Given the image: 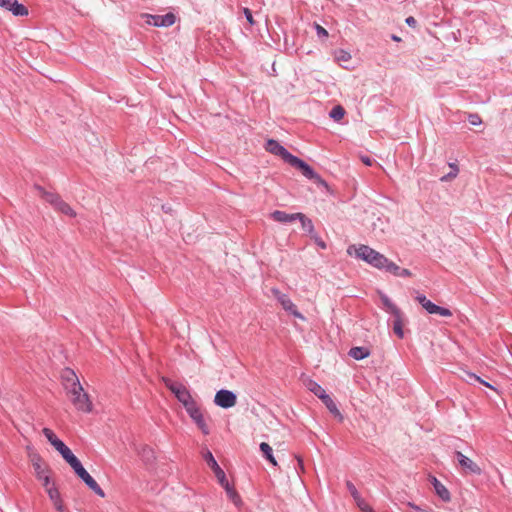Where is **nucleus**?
<instances>
[{
    "instance_id": "1",
    "label": "nucleus",
    "mask_w": 512,
    "mask_h": 512,
    "mask_svg": "<svg viewBox=\"0 0 512 512\" xmlns=\"http://www.w3.org/2000/svg\"><path fill=\"white\" fill-rule=\"evenodd\" d=\"M266 150L274 155L280 156L285 162L299 169L301 173L308 179L314 180L316 183L326 186V182L304 161L289 153L276 140L267 141Z\"/></svg>"
},
{
    "instance_id": "2",
    "label": "nucleus",
    "mask_w": 512,
    "mask_h": 512,
    "mask_svg": "<svg viewBox=\"0 0 512 512\" xmlns=\"http://www.w3.org/2000/svg\"><path fill=\"white\" fill-rule=\"evenodd\" d=\"M352 250H354L355 255L362 259L363 261L367 262L368 264L378 268L382 269L384 268V265L387 264V258L377 252L376 250L370 248L366 245H360L359 247L356 246H350L347 249L348 254H352Z\"/></svg>"
},
{
    "instance_id": "3",
    "label": "nucleus",
    "mask_w": 512,
    "mask_h": 512,
    "mask_svg": "<svg viewBox=\"0 0 512 512\" xmlns=\"http://www.w3.org/2000/svg\"><path fill=\"white\" fill-rule=\"evenodd\" d=\"M67 395L73 406L81 412L90 413L93 410V404L90 396L84 391L82 385L70 387Z\"/></svg>"
},
{
    "instance_id": "4",
    "label": "nucleus",
    "mask_w": 512,
    "mask_h": 512,
    "mask_svg": "<svg viewBox=\"0 0 512 512\" xmlns=\"http://www.w3.org/2000/svg\"><path fill=\"white\" fill-rule=\"evenodd\" d=\"M29 458L36 478L42 481L43 487L50 485V469L42 457L38 453H31Z\"/></svg>"
},
{
    "instance_id": "5",
    "label": "nucleus",
    "mask_w": 512,
    "mask_h": 512,
    "mask_svg": "<svg viewBox=\"0 0 512 512\" xmlns=\"http://www.w3.org/2000/svg\"><path fill=\"white\" fill-rule=\"evenodd\" d=\"M71 468L74 470L76 475L83 480V482L98 496L105 497V493L102 488L98 485L96 480L85 470L79 459L75 461Z\"/></svg>"
},
{
    "instance_id": "6",
    "label": "nucleus",
    "mask_w": 512,
    "mask_h": 512,
    "mask_svg": "<svg viewBox=\"0 0 512 512\" xmlns=\"http://www.w3.org/2000/svg\"><path fill=\"white\" fill-rule=\"evenodd\" d=\"M271 292L273 296L279 301L283 309L295 317L305 320V317L298 311L296 305L292 302V300L286 295L281 293L278 289L272 288Z\"/></svg>"
},
{
    "instance_id": "7",
    "label": "nucleus",
    "mask_w": 512,
    "mask_h": 512,
    "mask_svg": "<svg viewBox=\"0 0 512 512\" xmlns=\"http://www.w3.org/2000/svg\"><path fill=\"white\" fill-rule=\"evenodd\" d=\"M214 403L224 409L234 407L237 403V396L230 390L221 389L214 397Z\"/></svg>"
},
{
    "instance_id": "8",
    "label": "nucleus",
    "mask_w": 512,
    "mask_h": 512,
    "mask_svg": "<svg viewBox=\"0 0 512 512\" xmlns=\"http://www.w3.org/2000/svg\"><path fill=\"white\" fill-rule=\"evenodd\" d=\"M145 22L148 25L156 27H169L175 23V15L173 13H167L165 15H143Z\"/></svg>"
},
{
    "instance_id": "9",
    "label": "nucleus",
    "mask_w": 512,
    "mask_h": 512,
    "mask_svg": "<svg viewBox=\"0 0 512 512\" xmlns=\"http://www.w3.org/2000/svg\"><path fill=\"white\" fill-rule=\"evenodd\" d=\"M417 301L422 305V307L430 314H439L442 317H451L452 312L448 308L440 307L425 296L420 295L417 297Z\"/></svg>"
},
{
    "instance_id": "10",
    "label": "nucleus",
    "mask_w": 512,
    "mask_h": 512,
    "mask_svg": "<svg viewBox=\"0 0 512 512\" xmlns=\"http://www.w3.org/2000/svg\"><path fill=\"white\" fill-rule=\"evenodd\" d=\"M202 456L204 460L206 461L207 465L211 468V470L214 472L215 477L217 478L218 482L226 478L225 472L223 469L218 465L217 461L215 460L213 454L210 450L205 449L202 452Z\"/></svg>"
},
{
    "instance_id": "11",
    "label": "nucleus",
    "mask_w": 512,
    "mask_h": 512,
    "mask_svg": "<svg viewBox=\"0 0 512 512\" xmlns=\"http://www.w3.org/2000/svg\"><path fill=\"white\" fill-rule=\"evenodd\" d=\"M0 7L12 12L15 16H27L28 9L17 2V0H0Z\"/></svg>"
},
{
    "instance_id": "12",
    "label": "nucleus",
    "mask_w": 512,
    "mask_h": 512,
    "mask_svg": "<svg viewBox=\"0 0 512 512\" xmlns=\"http://www.w3.org/2000/svg\"><path fill=\"white\" fill-rule=\"evenodd\" d=\"M459 465L469 473L480 475L482 473L479 465L461 452H456Z\"/></svg>"
},
{
    "instance_id": "13",
    "label": "nucleus",
    "mask_w": 512,
    "mask_h": 512,
    "mask_svg": "<svg viewBox=\"0 0 512 512\" xmlns=\"http://www.w3.org/2000/svg\"><path fill=\"white\" fill-rule=\"evenodd\" d=\"M62 380L64 383L65 390L68 391L70 387H77L81 385L76 373L70 369L65 368L62 372Z\"/></svg>"
},
{
    "instance_id": "14",
    "label": "nucleus",
    "mask_w": 512,
    "mask_h": 512,
    "mask_svg": "<svg viewBox=\"0 0 512 512\" xmlns=\"http://www.w3.org/2000/svg\"><path fill=\"white\" fill-rule=\"evenodd\" d=\"M219 484L224 488L226 491V494L228 498L236 505L241 506L242 505V499L238 492L234 489L233 486H231L227 480V478H224L223 480L219 481Z\"/></svg>"
},
{
    "instance_id": "15",
    "label": "nucleus",
    "mask_w": 512,
    "mask_h": 512,
    "mask_svg": "<svg viewBox=\"0 0 512 512\" xmlns=\"http://www.w3.org/2000/svg\"><path fill=\"white\" fill-rule=\"evenodd\" d=\"M53 447L61 454V456L69 465H72L75 461L78 460V458L72 453L70 448L64 444L63 441L59 440Z\"/></svg>"
},
{
    "instance_id": "16",
    "label": "nucleus",
    "mask_w": 512,
    "mask_h": 512,
    "mask_svg": "<svg viewBox=\"0 0 512 512\" xmlns=\"http://www.w3.org/2000/svg\"><path fill=\"white\" fill-rule=\"evenodd\" d=\"M296 215H297V213L288 214V213H286L284 211L275 210L274 212H272L270 214V217L274 221H277V222H280V223H292L295 220H297Z\"/></svg>"
},
{
    "instance_id": "17",
    "label": "nucleus",
    "mask_w": 512,
    "mask_h": 512,
    "mask_svg": "<svg viewBox=\"0 0 512 512\" xmlns=\"http://www.w3.org/2000/svg\"><path fill=\"white\" fill-rule=\"evenodd\" d=\"M37 190L40 193V196L49 204H51L55 209L58 206V203L62 200L61 197L57 194L47 192L43 190L41 187H37Z\"/></svg>"
},
{
    "instance_id": "18",
    "label": "nucleus",
    "mask_w": 512,
    "mask_h": 512,
    "mask_svg": "<svg viewBox=\"0 0 512 512\" xmlns=\"http://www.w3.org/2000/svg\"><path fill=\"white\" fill-rule=\"evenodd\" d=\"M322 402L324 403L326 408L330 411V413L334 415V417H336L339 421L343 420V415L341 414V412L337 408L335 402L332 400V398L329 395L324 396L322 399Z\"/></svg>"
},
{
    "instance_id": "19",
    "label": "nucleus",
    "mask_w": 512,
    "mask_h": 512,
    "mask_svg": "<svg viewBox=\"0 0 512 512\" xmlns=\"http://www.w3.org/2000/svg\"><path fill=\"white\" fill-rule=\"evenodd\" d=\"M351 58V54L344 49H338L334 52L335 61L345 69L348 68L345 64L349 63Z\"/></svg>"
},
{
    "instance_id": "20",
    "label": "nucleus",
    "mask_w": 512,
    "mask_h": 512,
    "mask_svg": "<svg viewBox=\"0 0 512 512\" xmlns=\"http://www.w3.org/2000/svg\"><path fill=\"white\" fill-rule=\"evenodd\" d=\"M393 317H394L393 331H394V333L399 338H403L404 337V330H403L404 319H403V314H402L401 311H398V315H393Z\"/></svg>"
},
{
    "instance_id": "21",
    "label": "nucleus",
    "mask_w": 512,
    "mask_h": 512,
    "mask_svg": "<svg viewBox=\"0 0 512 512\" xmlns=\"http://www.w3.org/2000/svg\"><path fill=\"white\" fill-rule=\"evenodd\" d=\"M176 398L178 399L179 402L183 404L185 408L191 406V404L195 402V400L192 398L190 392L185 386L180 389V392L177 393Z\"/></svg>"
},
{
    "instance_id": "22",
    "label": "nucleus",
    "mask_w": 512,
    "mask_h": 512,
    "mask_svg": "<svg viewBox=\"0 0 512 512\" xmlns=\"http://www.w3.org/2000/svg\"><path fill=\"white\" fill-rule=\"evenodd\" d=\"M306 387L308 388L309 391H311L312 393H314L318 398H320L321 400L323 399L324 396H327L328 394L325 392V390L318 384L316 383L315 381L309 379L307 382H306Z\"/></svg>"
},
{
    "instance_id": "23",
    "label": "nucleus",
    "mask_w": 512,
    "mask_h": 512,
    "mask_svg": "<svg viewBox=\"0 0 512 512\" xmlns=\"http://www.w3.org/2000/svg\"><path fill=\"white\" fill-rule=\"evenodd\" d=\"M349 355L355 360H362L370 355V351L364 347H353L350 349Z\"/></svg>"
},
{
    "instance_id": "24",
    "label": "nucleus",
    "mask_w": 512,
    "mask_h": 512,
    "mask_svg": "<svg viewBox=\"0 0 512 512\" xmlns=\"http://www.w3.org/2000/svg\"><path fill=\"white\" fill-rule=\"evenodd\" d=\"M260 450L261 452L263 453L264 457L274 466L277 465V461L275 459V457L273 456L272 454V448L271 446L266 443V442H262L260 444Z\"/></svg>"
},
{
    "instance_id": "25",
    "label": "nucleus",
    "mask_w": 512,
    "mask_h": 512,
    "mask_svg": "<svg viewBox=\"0 0 512 512\" xmlns=\"http://www.w3.org/2000/svg\"><path fill=\"white\" fill-rule=\"evenodd\" d=\"M296 217L297 220L301 222L302 228L306 232H308L309 234H312L314 232V225L309 218H307L303 213H297Z\"/></svg>"
},
{
    "instance_id": "26",
    "label": "nucleus",
    "mask_w": 512,
    "mask_h": 512,
    "mask_svg": "<svg viewBox=\"0 0 512 512\" xmlns=\"http://www.w3.org/2000/svg\"><path fill=\"white\" fill-rule=\"evenodd\" d=\"M56 210L69 217H76V212L74 211V209L64 200H61L60 203H58Z\"/></svg>"
},
{
    "instance_id": "27",
    "label": "nucleus",
    "mask_w": 512,
    "mask_h": 512,
    "mask_svg": "<svg viewBox=\"0 0 512 512\" xmlns=\"http://www.w3.org/2000/svg\"><path fill=\"white\" fill-rule=\"evenodd\" d=\"M187 413L190 415V417L196 421L198 418L203 416V413L199 406L197 405L196 401L191 404V406H188L185 408Z\"/></svg>"
},
{
    "instance_id": "28",
    "label": "nucleus",
    "mask_w": 512,
    "mask_h": 512,
    "mask_svg": "<svg viewBox=\"0 0 512 512\" xmlns=\"http://www.w3.org/2000/svg\"><path fill=\"white\" fill-rule=\"evenodd\" d=\"M162 381L163 383L165 384V386L176 396L177 393L180 392V389L182 387H184L183 384H180V383H174L172 380H170L169 378H165L163 377L162 378Z\"/></svg>"
},
{
    "instance_id": "29",
    "label": "nucleus",
    "mask_w": 512,
    "mask_h": 512,
    "mask_svg": "<svg viewBox=\"0 0 512 512\" xmlns=\"http://www.w3.org/2000/svg\"><path fill=\"white\" fill-rule=\"evenodd\" d=\"M435 491H436L437 495L442 500H444L446 502L450 501V499H451L450 493H449L448 489L442 483L441 484H436Z\"/></svg>"
},
{
    "instance_id": "30",
    "label": "nucleus",
    "mask_w": 512,
    "mask_h": 512,
    "mask_svg": "<svg viewBox=\"0 0 512 512\" xmlns=\"http://www.w3.org/2000/svg\"><path fill=\"white\" fill-rule=\"evenodd\" d=\"M44 488H45L50 500L52 501V503L54 501L58 500L59 498H61L60 493L54 484H50Z\"/></svg>"
},
{
    "instance_id": "31",
    "label": "nucleus",
    "mask_w": 512,
    "mask_h": 512,
    "mask_svg": "<svg viewBox=\"0 0 512 512\" xmlns=\"http://www.w3.org/2000/svg\"><path fill=\"white\" fill-rule=\"evenodd\" d=\"M382 302L384 304V306L386 307L387 311L389 313H391L392 315H398V311H400V309L394 305L389 299L387 296H382Z\"/></svg>"
},
{
    "instance_id": "32",
    "label": "nucleus",
    "mask_w": 512,
    "mask_h": 512,
    "mask_svg": "<svg viewBox=\"0 0 512 512\" xmlns=\"http://www.w3.org/2000/svg\"><path fill=\"white\" fill-rule=\"evenodd\" d=\"M344 115L345 110L340 105L335 106L330 112V117L333 118L335 121H340L344 117Z\"/></svg>"
},
{
    "instance_id": "33",
    "label": "nucleus",
    "mask_w": 512,
    "mask_h": 512,
    "mask_svg": "<svg viewBox=\"0 0 512 512\" xmlns=\"http://www.w3.org/2000/svg\"><path fill=\"white\" fill-rule=\"evenodd\" d=\"M42 432L52 446H55V444L60 440L49 428H44Z\"/></svg>"
},
{
    "instance_id": "34",
    "label": "nucleus",
    "mask_w": 512,
    "mask_h": 512,
    "mask_svg": "<svg viewBox=\"0 0 512 512\" xmlns=\"http://www.w3.org/2000/svg\"><path fill=\"white\" fill-rule=\"evenodd\" d=\"M347 487H348L351 495L353 496L358 507H359L360 502H365V500L360 497L356 487L352 483L348 482Z\"/></svg>"
},
{
    "instance_id": "35",
    "label": "nucleus",
    "mask_w": 512,
    "mask_h": 512,
    "mask_svg": "<svg viewBox=\"0 0 512 512\" xmlns=\"http://www.w3.org/2000/svg\"><path fill=\"white\" fill-rule=\"evenodd\" d=\"M384 268L388 272L394 274L395 276H398L400 274V270H401V268L397 264H395L394 262L389 261L388 259H387V264L384 265Z\"/></svg>"
},
{
    "instance_id": "36",
    "label": "nucleus",
    "mask_w": 512,
    "mask_h": 512,
    "mask_svg": "<svg viewBox=\"0 0 512 512\" xmlns=\"http://www.w3.org/2000/svg\"><path fill=\"white\" fill-rule=\"evenodd\" d=\"M198 428L205 434L208 435L210 433L209 427L205 422L204 416H201L196 421H194Z\"/></svg>"
},
{
    "instance_id": "37",
    "label": "nucleus",
    "mask_w": 512,
    "mask_h": 512,
    "mask_svg": "<svg viewBox=\"0 0 512 512\" xmlns=\"http://www.w3.org/2000/svg\"><path fill=\"white\" fill-rule=\"evenodd\" d=\"M468 121L473 126H477L482 123V119L478 114H469Z\"/></svg>"
},
{
    "instance_id": "38",
    "label": "nucleus",
    "mask_w": 512,
    "mask_h": 512,
    "mask_svg": "<svg viewBox=\"0 0 512 512\" xmlns=\"http://www.w3.org/2000/svg\"><path fill=\"white\" fill-rule=\"evenodd\" d=\"M315 28L317 31V35L319 37H325V38L328 37V31L325 28H323L321 25L316 24Z\"/></svg>"
},
{
    "instance_id": "39",
    "label": "nucleus",
    "mask_w": 512,
    "mask_h": 512,
    "mask_svg": "<svg viewBox=\"0 0 512 512\" xmlns=\"http://www.w3.org/2000/svg\"><path fill=\"white\" fill-rule=\"evenodd\" d=\"M467 375L469 378L475 379L476 381L480 382L481 384L485 385L486 387L494 389V387L491 384L482 380L480 377L476 376L475 374L468 373Z\"/></svg>"
},
{
    "instance_id": "40",
    "label": "nucleus",
    "mask_w": 512,
    "mask_h": 512,
    "mask_svg": "<svg viewBox=\"0 0 512 512\" xmlns=\"http://www.w3.org/2000/svg\"><path fill=\"white\" fill-rule=\"evenodd\" d=\"M243 13H244V15H245V17H246L247 21L249 22V24H250V25H254L255 21H254V19H253V16H252V13H251L250 9H248V8H244V9H243Z\"/></svg>"
},
{
    "instance_id": "41",
    "label": "nucleus",
    "mask_w": 512,
    "mask_h": 512,
    "mask_svg": "<svg viewBox=\"0 0 512 512\" xmlns=\"http://www.w3.org/2000/svg\"><path fill=\"white\" fill-rule=\"evenodd\" d=\"M55 509L59 512H63L65 509L64 503L61 498L53 502Z\"/></svg>"
},
{
    "instance_id": "42",
    "label": "nucleus",
    "mask_w": 512,
    "mask_h": 512,
    "mask_svg": "<svg viewBox=\"0 0 512 512\" xmlns=\"http://www.w3.org/2000/svg\"><path fill=\"white\" fill-rule=\"evenodd\" d=\"M359 508L362 512H374V510L366 502H360Z\"/></svg>"
},
{
    "instance_id": "43",
    "label": "nucleus",
    "mask_w": 512,
    "mask_h": 512,
    "mask_svg": "<svg viewBox=\"0 0 512 512\" xmlns=\"http://www.w3.org/2000/svg\"><path fill=\"white\" fill-rule=\"evenodd\" d=\"M458 171H459V170H458V168H456V170H455L454 172L449 173V174H448V175H446V176H443V177L441 178V181H446V180H448V179H453V178H455V177L457 176V174H458Z\"/></svg>"
},
{
    "instance_id": "44",
    "label": "nucleus",
    "mask_w": 512,
    "mask_h": 512,
    "mask_svg": "<svg viewBox=\"0 0 512 512\" xmlns=\"http://www.w3.org/2000/svg\"><path fill=\"white\" fill-rule=\"evenodd\" d=\"M406 23L410 26V27H416L417 25V21L414 17L412 16H409L408 18H406Z\"/></svg>"
},
{
    "instance_id": "45",
    "label": "nucleus",
    "mask_w": 512,
    "mask_h": 512,
    "mask_svg": "<svg viewBox=\"0 0 512 512\" xmlns=\"http://www.w3.org/2000/svg\"><path fill=\"white\" fill-rule=\"evenodd\" d=\"M361 160L367 166H371L372 163H373V160L371 158L367 157V156H362Z\"/></svg>"
},
{
    "instance_id": "46",
    "label": "nucleus",
    "mask_w": 512,
    "mask_h": 512,
    "mask_svg": "<svg viewBox=\"0 0 512 512\" xmlns=\"http://www.w3.org/2000/svg\"><path fill=\"white\" fill-rule=\"evenodd\" d=\"M412 274L408 269H401L400 274L398 276L400 277H410Z\"/></svg>"
},
{
    "instance_id": "47",
    "label": "nucleus",
    "mask_w": 512,
    "mask_h": 512,
    "mask_svg": "<svg viewBox=\"0 0 512 512\" xmlns=\"http://www.w3.org/2000/svg\"><path fill=\"white\" fill-rule=\"evenodd\" d=\"M296 458H297V461H298V465H299V469H300V471H301V472H304V464H303V460H302V458H301V457H299V456H296Z\"/></svg>"
},
{
    "instance_id": "48",
    "label": "nucleus",
    "mask_w": 512,
    "mask_h": 512,
    "mask_svg": "<svg viewBox=\"0 0 512 512\" xmlns=\"http://www.w3.org/2000/svg\"><path fill=\"white\" fill-rule=\"evenodd\" d=\"M407 505H408L409 507H411L412 509H414L415 511H417V512L421 511V508H420L419 506L415 505V504H414V503H412V502H408V503H407Z\"/></svg>"
},
{
    "instance_id": "49",
    "label": "nucleus",
    "mask_w": 512,
    "mask_h": 512,
    "mask_svg": "<svg viewBox=\"0 0 512 512\" xmlns=\"http://www.w3.org/2000/svg\"><path fill=\"white\" fill-rule=\"evenodd\" d=\"M432 484H433L434 488H436V484H441V482L439 480H437V478L433 477Z\"/></svg>"
},
{
    "instance_id": "50",
    "label": "nucleus",
    "mask_w": 512,
    "mask_h": 512,
    "mask_svg": "<svg viewBox=\"0 0 512 512\" xmlns=\"http://www.w3.org/2000/svg\"><path fill=\"white\" fill-rule=\"evenodd\" d=\"M318 245L322 248V249H325L326 248V244L325 242H323L322 240H319L317 241Z\"/></svg>"
},
{
    "instance_id": "51",
    "label": "nucleus",
    "mask_w": 512,
    "mask_h": 512,
    "mask_svg": "<svg viewBox=\"0 0 512 512\" xmlns=\"http://www.w3.org/2000/svg\"><path fill=\"white\" fill-rule=\"evenodd\" d=\"M153 453L152 449H150L149 447H145L143 448V453Z\"/></svg>"
},
{
    "instance_id": "52",
    "label": "nucleus",
    "mask_w": 512,
    "mask_h": 512,
    "mask_svg": "<svg viewBox=\"0 0 512 512\" xmlns=\"http://www.w3.org/2000/svg\"><path fill=\"white\" fill-rule=\"evenodd\" d=\"M392 39H393L394 41H397V42L401 40L399 37H397V36H395V35H393V36H392Z\"/></svg>"
},
{
    "instance_id": "53",
    "label": "nucleus",
    "mask_w": 512,
    "mask_h": 512,
    "mask_svg": "<svg viewBox=\"0 0 512 512\" xmlns=\"http://www.w3.org/2000/svg\"><path fill=\"white\" fill-rule=\"evenodd\" d=\"M450 167H451L452 169H454V171L456 170V168H458V167H457V165H455V164H450Z\"/></svg>"
},
{
    "instance_id": "54",
    "label": "nucleus",
    "mask_w": 512,
    "mask_h": 512,
    "mask_svg": "<svg viewBox=\"0 0 512 512\" xmlns=\"http://www.w3.org/2000/svg\"><path fill=\"white\" fill-rule=\"evenodd\" d=\"M419 512H429V511H427V510H424V509H421V511H419Z\"/></svg>"
}]
</instances>
